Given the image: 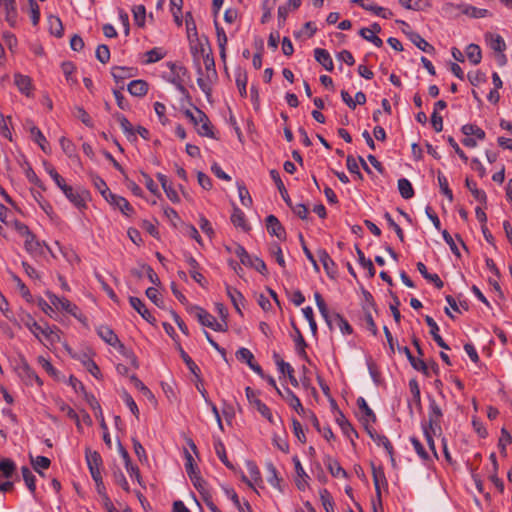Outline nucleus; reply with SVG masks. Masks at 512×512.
I'll return each mask as SVG.
<instances>
[{
	"label": "nucleus",
	"mask_w": 512,
	"mask_h": 512,
	"mask_svg": "<svg viewBox=\"0 0 512 512\" xmlns=\"http://www.w3.org/2000/svg\"><path fill=\"white\" fill-rule=\"evenodd\" d=\"M201 58L204 68L201 67L200 62L195 65L198 74L197 84L202 92L209 97L212 91V84L217 78L215 62L213 57L204 48H201Z\"/></svg>",
	"instance_id": "f257e3e1"
},
{
	"label": "nucleus",
	"mask_w": 512,
	"mask_h": 512,
	"mask_svg": "<svg viewBox=\"0 0 512 512\" xmlns=\"http://www.w3.org/2000/svg\"><path fill=\"white\" fill-rule=\"evenodd\" d=\"M26 327L39 341L44 343L46 346H53L61 340L59 330L54 326H50L48 324L42 326L38 324L34 319L30 318L29 321L26 322Z\"/></svg>",
	"instance_id": "f03ea898"
},
{
	"label": "nucleus",
	"mask_w": 512,
	"mask_h": 512,
	"mask_svg": "<svg viewBox=\"0 0 512 512\" xmlns=\"http://www.w3.org/2000/svg\"><path fill=\"white\" fill-rule=\"evenodd\" d=\"M185 116L195 125L201 136L214 137L210 121L203 111L195 107L193 110H186Z\"/></svg>",
	"instance_id": "7ed1b4c3"
},
{
	"label": "nucleus",
	"mask_w": 512,
	"mask_h": 512,
	"mask_svg": "<svg viewBox=\"0 0 512 512\" xmlns=\"http://www.w3.org/2000/svg\"><path fill=\"white\" fill-rule=\"evenodd\" d=\"M167 67L169 72L164 78L171 84H173L180 93H185L186 89L184 86L185 79L187 77V69L177 63L168 62Z\"/></svg>",
	"instance_id": "20e7f679"
},
{
	"label": "nucleus",
	"mask_w": 512,
	"mask_h": 512,
	"mask_svg": "<svg viewBox=\"0 0 512 512\" xmlns=\"http://www.w3.org/2000/svg\"><path fill=\"white\" fill-rule=\"evenodd\" d=\"M192 310L194 311L198 321L203 326L209 327L217 332H224L227 330V322L217 321L213 315L198 306L193 307Z\"/></svg>",
	"instance_id": "39448f33"
},
{
	"label": "nucleus",
	"mask_w": 512,
	"mask_h": 512,
	"mask_svg": "<svg viewBox=\"0 0 512 512\" xmlns=\"http://www.w3.org/2000/svg\"><path fill=\"white\" fill-rule=\"evenodd\" d=\"M61 191L66 198L78 209L86 208V201L89 198V193L85 189L74 188L66 184Z\"/></svg>",
	"instance_id": "423d86ee"
},
{
	"label": "nucleus",
	"mask_w": 512,
	"mask_h": 512,
	"mask_svg": "<svg viewBox=\"0 0 512 512\" xmlns=\"http://www.w3.org/2000/svg\"><path fill=\"white\" fill-rule=\"evenodd\" d=\"M50 303L58 310H63L69 314L76 315L77 307L64 297H59L53 293H47Z\"/></svg>",
	"instance_id": "0eeeda50"
},
{
	"label": "nucleus",
	"mask_w": 512,
	"mask_h": 512,
	"mask_svg": "<svg viewBox=\"0 0 512 512\" xmlns=\"http://www.w3.org/2000/svg\"><path fill=\"white\" fill-rule=\"evenodd\" d=\"M429 420L424 425L429 426L433 432L440 429V419L442 417V410L435 400L431 399L429 402Z\"/></svg>",
	"instance_id": "6e6552de"
},
{
	"label": "nucleus",
	"mask_w": 512,
	"mask_h": 512,
	"mask_svg": "<svg viewBox=\"0 0 512 512\" xmlns=\"http://www.w3.org/2000/svg\"><path fill=\"white\" fill-rule=\"evenodd\" d=\"M86 461L93 480L102 478L100 471L101 456L99 453L88 451L86 453Z\"/></svg>",
	"instance_id": "1a4fd4ad"
},
{
	"label": "nucleus",
	"mask_w": 512,
	"mask_h": 512,
	"mask_svg": "<svg viewBox=\"0 0 512 512\" xmlns=\"http://www.w3.org/2000/svg\"><path fill=\"white\" fill-rule=\"evenodd\" d=\"M352 2L359 4L363 9L371 11L375 15L384 19H388L392 16V12L390 10L381 6H377L372 2H368L367 0H352Z\"/></svg>",
	"instance_id": "9d476101"
},
{
	"label": "nucleus",
	"mask_w": 512,
	"mask_h": 512,
	"mask_svg": "<svg viewBox=\"0 0 512 512\" xmlns=\"http://www.w3.org/2000/svg\"><path fill=\"white\" fill-rule=\"evenodd\" d=\"M246 467L249 472L250 478H247L244 474H242L241 479L243 482H245L251 488L255 489L253 485L258 484V482L261 481L260 471H259L258 467L256 466V464L253 463L252 461H247Z\"/></svg>",
	"instance_id": "9b49d317"
},
{
	"label": "nucleus",
	"mask_w": 512,
	"mask_h": 512,
	"mask_svg": "<svg viewBox=\"0 0 512 512\" xmlns=\"http://www.w3.org/2000/svg\"><path fill=\"white\" fill-rule=\"evenodd\" d=\"M266 227L268 232L276 236L279 239H282L285 237V230L279 220L274 215H269L266 218Z\"/></svg>",
	"instance_id": "f8f14e48"
},
{
	"label": "nucleus",
	"mask_w": 512,
	"mask_h": 512,
	"mask_svg": "<svg viewBox=\"0 0 512 512\" xmlns=\"http://www.w3.org/2000/svg\"><path fill=\"white\" fill-rule=\"evenodd\" d=\"M107 201L111 205H113L116 208H118L126 216H130L133 213V211H134V209L129 204V202L125 198H123L121 196L112 194V195H110L109 199H107Z\"/></svg>",
	"instance_id": "ddd939ff"
},
{
	"label": "nucleus",
	"mask_w": 512,
	"mask_h": 512,
	"mask_svg": "<svg viewBox=\"0 0 512 512\" xmlns=\"http://www.w3.org/2000/svg\"><path fill=\"white\" fill-rule=\"evenodd\" d=\"M97 333L107 344L111 346L119 345L120 347H123V345L119 343L117 335L109 326H99L97 329Z\"/></svg>",
	"instance_id": "4468645a"
},
{
	"label": "nucleus",
	"mask_w": 512,
	"mask_h": 512,
	"mask_svg": "<svg viewBox=\"0 0 512 512\" xmlns=\"http://www.w3.org/2000/svg\"><path fill=\"white\" fill-rule=\"evenodd\" d=\"M314 56L316 61L321 64L327 71H332L334 68L333 60L329 52L322 48H316L314 50Z\"/></svg>",
	"instance_id": "2eb2a0df"
},
{
	"label": "nucleus",
	"mask_w": 512,
	"mask_h": 512,
	"mask_svg": "<svg viewBox=\"0 0 512 512\" xmlns=\"http://www.w3.org/2000/svg\"><path fill=\"white\" fill-rule=\"evenodd\" d=\"M127 89L132 96L143 97L148 92V84L141 79L133 80L128 84Z\"/></svg>",
	"instance_id": "dca6fc26"
},
{
	"label": "nucleus",
	"mask_w": 512,
	"mask_h": 512,
	"mask_svg": "<svg viewBox=\"0 0 512 512\" xmlns=\"http://www.w3.org/2000/svg\"><path fill=\"white\" fill-rule=\"evenodd\" d=\"M425 322L430 327V334L432 335L434 341L443 349L448 350L449 346L445 343L442 337L439 335V327L434 319L430 316H425Z\"/></svg>",
	"instance_id": "f3484780"
},
{
	"label": "nucleus",
	"mask_w": 512,
	"mask_h": 512,
	"mask_svg": "<svg viewBox=\"0 0 512 512\" xmlns=\"http://www.w3.org/2000/svg\"><path fill=\"white\" fill-rule=\"evenodd\" d=\"M116 119L120 124V127L129 141L136 140V132L129 120L122 114H117Z\"/></svg>",
	"instance_id": "a211bd4d"
},
{
	"label": "nucleus",
	"mask_w": 512,
	"mask_h": 512,
	"mask_svg": "<svg viewBox=\"0 0 512 512\" xmlns=\"http://www.w3.org/2000/svg\"><path fill=\"white\" fill-rule=\"evenodd\" d=\"M14 83L21 93L26 96L31 94L32 84L31 79L28 76L17 73L14 75Z\"/></svg>",
	"instance_id": "6ab92c4d"
},
{
	"label": "nucleus",
	"mask_w": 512,
	"mask_h": 512,
	"mask_svg": "<svg viewBox=\"0 0 512 512\" xmlns=\"http://www.w3.org/2000/svg\"><path fill=\"white\" fill-rule=\"evenodd\" d=\"M226 292L236 311L239 314H241V306H243L244 304L243 295L237 289L231 287L230 285H226Z\"/></svg>",
	"instance_id": "aec40b11"
},
{
	"label": "nucleus",
	"mask_w": 512,
	"mask_h": 512,
	"mask_svg": "<svg viewBox=\"0 0 512 512\" xmlns=\"http://www.w3.org/2000/svg\"><path fill=\"white\" fill-rule=\"evenodd\" d=\"M280 395L285 399L289 406L293 408L297 413H304V408L300 402V399L289 388L285 390L284 394L281 392Z\"/></svg>",
	"instance_id": "412c9836"
},
{
	"label": "nucleus",
	"mask_w": 512,
	"mask_h": 512,
	"mask_svg": "<svg viewBox=\"0 0 512 512\" xmlns=\"http://www.w3.org/2000/svg\"><path fill=\"white\" fill-rule=\"evenodd\" d=\"M129 302L131 306L148 322L152 323L155 319L150 314V312L146 309L144 303L141 299L137 297H130Z\"/></svg>",
	"instance_id": "4be33fe9"
},
{
	"label": "nucleus",
	"mask_w": 512,
	"mask_h": 512,
	"mask_svg": "<svg viewBox=\"0 0 512 512\" xmlns=\"http://www.w3.org/2000/svg\"><path fill=\"white\" fill-rule=\"evenodd\" d=\"M336 422L338 423V425L340 426L342 432L348 437V438H352V436H357V432L355 431V429L352 427V425L350 424V422L346 419V417L343 415L342 412H338L337 416H336Z\"/></svg>",
	"instance_id": "5701e85b"
},
{
	"label": "nucleus",
	"mask_w": 512,
	"mask_h": 512,
	"mask_svg": "<svg viewBox=\"0 0 512 512\" xmlns=\"http://www.w3.org/2000/svg\"><path fill=\"white\" fill-rule=\"evenodd\" d=\"M372 475H373V481H374V485H375L376 494L378 497H380V495H381L380 486L387 484L384 471L381 467H376V466L372 465Z\"/></svg>",
	"instance_id": "b1692460"
},
{
	"label": "nucleus",
	"mask_w": 512,
	"mask_h": 512,
	"mask_svg": "<svg viewBox=\"0 0 512 512\" xmlns=\"http://www.w3.org/2000/svg\"><path fill=\"white\" fill-rule=\"evenodd\" d=\"M486 41L490 48L497 52H502L506 48L504 39L498 34L489 33L486 35Z\"/></svg>",
	"instance_id": "393cba45"
},
{
	"label": "nucleus",
	"mask_w": 512,
	"mask_h": 512,
	"mask_svg": "<svg viewBox=\"0 0 512 512\" xmlns=\"http://www.w3.org/2000/svg\"><path fill=\"white\" fill-rule=\"evenodd\" d=\"M357 405L367 423L375 422L376 416L363 397L357 399Z\"/></svg>",
	"instance_id": "a878e982"
},
{
	"label": "nucleus",
	"mask_w": 512,
	"mask_h": 512,
	"mask_svg": "<svg viewBox=\"0 0 512 512\" xmlns=\"http://www.w3.org/2000/svg\"><path fill=\"white\" fill-rule=\"evenodd\" d=\"M417 269L426 280L433 282L437 288L440 289L443 287L444 284L440 277L437 274L429 273L426 266L422 262L417 263Z\"/></svg>",
	"instance_id": "bb28decb"
},
{
	"label": "nucleus",
	"mask_w": 512,
	"mask_h": 512,
	"mask_svg": "<svg viewBox=\"0 0 512 512\" xmlns=\"http://www.w3.org/2000/svg\"><path fill=\"white\" fill-rule=\"evenodd\" d=\"M410 40L414 45H416L420 50L426 53H432L434 48L430 45L424 38H422L418 33H410Z\"/></svg>",
	"instance_id": "cd10ccee"
},
{
	"label": "nucleus",
	"mask_w": 512,
	"mask_h": 512,
	"mask_svg": "<svg viewBox=\"0 0 512 512\" xmlns=\"http://www.w3.org/2000/svg\"><path fill=\"white\" fill-rule=\"evenodd\" d=\"M466 56L473 65L479 64L482 58L479 46L476 44H469L466 48Z\"/></svg>",
	"instance_id": "c85d7f7f"
},
{
	"label": "nucleus",
	"mask_w": 512,
	"mask_h": 512,
	"mask_svg": "<svg viewBox=\"0 0 512 512\" xmlns=\"http://www.w3.org/2000/svg\"><path fill=\"white\" fill-rule=\"evenodd\" d=\"M317 255L327 274H332L334 272L335 264L329 254L325 250L321 249L318 250Z\"/></svg>",
	"instance_id": "c756f323"
},
{
	"label": "nucleus",
	"mask_w": 512,
	"mask_h": 512,
	"mask_svg": "<svg viewBox=\"0 0 512 512\" xmlns=\"http://www.w3.org/2000/svg\"><path fill=\"white\" fill-rule=\"evenodd\" d=\"M231 221L236 227H240L245 231L249 229V226L245 220V214L237 207L233 209Z\"/></svg>",
	"instance_id": "7c9ffc66"
},
{
	"label": "nucleus",
	"mask_w": 512,
	"mask_h": 512,
	"mask_svg": "<svg viewBox=\"0 0 512 512\" xmlns=\"http://www.w3.org/2000/svg\"><path fill=\"white\" fill-rule=\"evenodd\" d=\"M462 132L465 136H474V138L478 140H483L485 138V132L481 128L476 125L466 124L462 126Z\"/></svg>",
	"instance_id": "2f4dec72"
},
{
	"label": "nucleus",
	"mask_w": 512,
	"mask_h": 512,
	"mask_svg": "<svg viewBox=\"0 0 512 512\" xmlns=\"http://www.w3.org/2000/svg\"><path fill=\"white\" fill-rule=\"evenodd\" d=\"M6 13V20L10 23V25H14L16 23L17 10L15 0H7L3 2Z\"/></svg>",
	"instance_id": "473e14b6"
},
{
	"label": "nucleus",
	"mask_w": 512,
	"mask_h": 512,
	"mask_svg": "<svg viewBox=\"0 0 512 512\" xmlns=\"http://www.w3.org/2000/svg\"><path fill=\"white\" fill-rule=\"evenodd\" d=\"M398 189L404 199H410L414 195L413 187L410 181L406 178L398 180Z\"/></svg>",
	"instance_id": "72a5a7b5"
},
{
	"label": "nucleus",
	"mask_w": 512,
	"mask_h": 512,
	"mask_svg": "<svg viewBox=\"0 0 512 512\" xmlns=\"http://www.w3.org/2000/svg\"><path fill=\"white\" fill-rule=\"evenodd\" d=\"M214 449H215V452H216L217 456L221 460V462L227 468L233 469V465L231 464V462L227 458L225 447H224V444L221 442V440L217 439V440L214 441Z\"/></svg>",
	"instance_id": "f704fd0d"
},
{
	"label": "nucleus",
	"mask_w": 512,
	"mask_h": 512,
	"mask_svg": "<svg viewBox=\"0 0 512 512\" xmlns=\"http://www.w3.org/2000/svg\"><path fill=\"white\" fill-rule=\"evenodd\" d=\"M111 74L116 82L122 81L125 78H129L133 76V69L126 67H113Z\"/></svg>",
	"instance_id": "c9c22d12"
},
{
	"label": "nucleus",
	"mask_w": 512,
	"mask_h": 512,
	"mask_svg": "<svg viewBox=\"0 0 512 512\" xmlns=\"http://www.w3.org/2000/svg\"><path fill=\"white\" fill-rule=\"evenodd\" d=\"M45 171L52 178L57 187L61 190L67 183L65 179L54 169V167L50 164H44Z\"/></svg>",
	"instance_id": "e433bc0d"
},
{
	"label": "nucleus",
	"mask_w": 512,
	"mask_h": 512,
	"mask_svg": "<svg viewBox=\"0 0 512 512\" xmlns=\"http://www.w3.org/2000/svg\"><path fill=\"white\" fill-rule=\"evenodd\" d=\"M185 460H186V462H185L186 472H187L188 476L190 477V479L194 480V478H197L198 469H197V466L194 462L192 455L187 450L185 451Z\"/></svg>",
	"instance_id": "4c0bfd02"
},
{
	"label": "nucleus",
	"mask_w": 512,
	"mask_h": 512,
	"mask_svg": "<svg viewBox=\"0 0 512 512\" xmlns=\"http://www.w3.org/2000/svg\"><path fill=\"white\" fill-rule=\"evenodd\" d=\"M30 134L32 139L40 146V148L44 152H47V140L42 132L36 126H32L30 128Z\"/></svg>",
	"instance_id": "58836bf2"
},
{
	"label": "nucleus",
	"mask_w": 512,
	"mask_h": 512,
	"mask_svg": "<svg viewBox=\"0 0 512 512\" xmlns=\"http://www.w3.org/2000/svg\"><path fill=\"white\" fill-rule=\"evenodd\" d=\"M92 182L95 188L101 193V195L107 200L113 193L110 192L105 181L99 176H92Z\"/></svg>",
	"instance_id": "ea45409f"
},
{
	"label": "nucleus",
	"mask_w": 512,
	"mask_h": 512,
	"mask_svg": "<svg viewBox=\"0 0 512 512\" xmlns=\"http://www.w3.org/2000/svg\"><path fill=\"white\" fill-rule=\"evenodd\" d=\"M49 28L51 34L55 35L56 37H61L63 35V25L59 17H49Z\"/></svg>",
	"instance_id": "a19ab883"
},
{
	"label": "nucleus",
	"mask_w": 512,
	"mask_h": 512,
	"mask_svg": "<svg viewBox=\"0 0 512 512\" xmlns=\"http://www.w3.org/2000/svg\"><path fill=\"white\" fill-rule=\"evenodd\" d=\"M253 408H255L270 423H274V417L270 409L261 400H253Z\"/></svg>",
	"instance_id": "79ce46f5"
},
{
	"label": "nucleus",
	"mask_w": 512,
	"mask_h": 512,
	"mask_svg": "<svg viewBox=\"0 0 512 512\" xmlns=\"http://www.w3.org/2000/svg\"><path fill=\"white\" fill-rule=\"evenodd\" d=\"M356 252L358 255V260H359L360 265L364 269L368 270L370 277H373L375 275V268H374L372 261L370 259L365 258L364 253L361 251L360 248L356 247Z\"/></svg>",
	"instance_id": "37998d69"
},
{
	"label": "nucleus",
	"mask_w": 512,
	"mask_h": 512,
	"mask_svg": "<svg viewBox=\"0 0 512 512\" xmlns=\"http://www.w3.org/2000/svg\"><path fill=\"white\" fill-rule=\"evenodd\" d=\"M320 499L326 512H335L333 499L326 489L320 491Z\"/></svg>",
	"instance_id": "c03bdc74"
},
{
	"label": "nucleus",
	"mask_w": 512,
	"mask_h": 512,
	"mask_svg": "<svg viewBox=\"0 0 512 512\" xmlns=\"http://www.w3.org/2000/svg\"><path fill=\"white\" fill-rule=\"evenodd\" d=\"M466 187L470 190V192L472 193V195L474 196V198L479 201V202H485L486 201V194L483 190H480L476 187V184L469 180V179H466Z\"/></svg>",
	"instance_id": "a18cd8bd"
},
{
	"label": "nucleus",
	"mask_w": 512,
	"mask_h": 512,
	"mask_svg": "<svg viewBox=\"0 0 512 512\" xmlns=\"http://www.w3.org/2000/svg\"><path fill=\"white\" fill-rule=\"evenodd\" d=\"M238 196L243 206L249 207L252 204V198L249 194L248 189L241 183L237 184Z\"/></svg>",
	"instance_id": "49530a36"
},
{
	"label": "nucleus",
	"mask_w": 512,
	"mask_h": 512,
	"mask_svg": "<svg viewBox=\"0 0 512 512\" xmlns=\"http://www.w3.org/2000/svg\"><path fill=\"white\" fill-rule=\"evenodd\" d=\"M21 471L26 486L28 487L30 492L34 493L36 489L34 475L32 474L31 470L28 467H22Z\"/></svg>",
	"instance_id": "de8ad7c7"
},
{
	"label": "nucleus",
	"mask_w": 512,
	"mask_h": 512,
	"mask_svg": "<svg viewBox=\"0 0 512 512\" xmlns=\"http://www.w3.org/2000/svg\"><path fill=\"white\" fill-rule=\"evenodd\" d=\"M236 358L239 361L246 363L248 366L255 361L254 355L252 354V352L249 349L244 348V347L240 348L236 352Z\"/></svg>",
	"instance_id": "09e8293b"
},
{
	"label": "nucleus",
	"mask_w": 512,
	"mask_h": 512,
	"mask_svg": "<svg viewBox=\"0 0 512 512\" xmlns=\"http://www.w3.org/2000/svg\"><path fill=\"white\" fill-rule=\"evenodd\" d=\"M14 470H15V464L13 463V461H11L9 459H3L2 461H0V473L4 477L10 478L12 476V474L14 473Z\"/></svg>",
	"instance_id": "8fccbe9b"
},
{
	"label": "nucleus",
	"mask_w": 512,
	"mask_h": 512,
	"mask_svg": "<svg viewBox=\"0 0 512 512\" xmlns=\"http://www.w3.org/2000/svg\"><path fill=\"white\" fill-rule=\"evenodd\" d=\"M360 35L367 41L373 43L376 47H381L383 41L373 32L368 30V28H362L360 30Z\"/></svg>",
	"instance_id": "3c124183"
},
{
	"label": "nucleus",
	"mask_w": 512,
	"mask_h": 512,
	"mask_svg": "<svg viewBox=\"0 0 512 512\" xmlns=\"http://www.w3.org/2000/svg\"><path fill=\"white\" fill-rule=\"evenodd\" d=\"M57 407L60 411H62L63 413H65L69 418L73 419L76 421V424L77 426H80L79 424V418H78V415L76 414V412L73 410V408H71L68 404H66L65 402L59 400L57 401Z\"/></svg>",
	"instance_id": "603ef678"
},
{
	"label": "nucleus",
	"mask_w": 512,
	"mask_h": 512,
	"mask_svg": "<svg viewBox=\"0 0 512 512\" xmlns=\"http://www.w3.org/2000/svg\"><path fill=\"white\" fill-rule=\"evenodd\" d=\"M133 17L135 23L142 27L145 24L146 10L143 5H138L133 8Z\"/></svg>",
	"instance_id": "864d4df0"
},
{
	"label": "nucleus",
	"mask_w": 512,
	"mask_h": 512,
	"mask_svg": "<svg viewBox=\"0 0 512 512\" xmlns=\"http://www.w3.org/2000/svg\"><path fill=\"white\" fill-rule=\"evenodd\" d=\"M31 463L33 465V468L39 472L41 469H47L50 466V460L45 456H37V457H31Z\"/></svg>",
	"instance_id": "5fc2aeb1"
},
{
	"label": "nucleus",
	"mask_w": 512,
	"mask_h": 512,
	"mask_svg": "<svg viewBox=\"0 0 512 512\" xmlns=\"http://www.w3.org/2000/svg\"><path fill=\"white\" fill-rule=\"evenodd\" d=\"M512 443V436L511 434L505 429H501V435L498 441V446L501 450V453L505 454L506 447Z\"/></svg>",
	"instance_id": "6e6d98bb"
},
{
	"label": "nucleus",
	"mask_w": 512,
	"mask_h": 512,
	"mask_svg": "<svg viewBox=\"0 0 512 512\" xmlns=\"http://www.w3.org/2000/svg\"><path fill=\"white\" fill-rule=\"evenodd\" d=\"M370 435H371L372 439L377 443V445L383 446L385 448V450L387 451V453L392 456L393 447L386 436L380 435V434L374 435L372 433H370Z\"/></svg>",
	"instance_id": "4d7b16f0"
},
{
	"label": "nucleus",
	"mask_w": 512,
	"mask_h": 512,
	"mask_svg": "<svg viewBox=\"0 0 512 512\" xmlns=\"http://www.w3.org/2000/svg\"><path fill=\"white\" fill-rule=\"evenodd\" d=\"M437 180H438L441 192L451 202L453 200V194H452V191L448 187V180H447V178L442 173H438Z\"/></svg>",
	"instance_id": "13d9d810"
},
{
	"label": "nucleus",
	"mask_w": 512,
	"mask_h": 512,
	"mask_svg": "<svg viewBox=\"0 0 512 512\" xmlns=\"http://www.w3.org/2000/svg\"><path fill=\"white\" fill-rule=\"evenodd\" d=\"M146 63H154L157 62L165 57V52L161 48H153L146 52Z\"/></svg>",
	"instance_id": "bf43d9fd"
},
{
	"label": "nucleus",
	"mask_w": 512,
	"mask_h": 512,
	"mask_svg": "<svg viewBox=\"0 0 512 512\" xmlns=\"http://www.w3.org/2000/svg\"><path fill=\"white\" fill-rule=\"evenodd\" d=\"M333 324L337 325L343 334H350L352 332L349 323L338 314L332 318V325Z\"/></svg>",
	"instance_id": "052dcab7"
},
{
	"label": "nucleus",
	"mask_w": 512,
	"mask_h": 512,
	"mask_svg": "<svg viewBox=\"0 0 512 512\" xmlns=\"http://www.w3.org/2000/svg\"><path fill=\"white\" fill-rule=\"evenodd\" d=\"M75 116L86 126L92 127L93 121L90 115L81 106L75 107Z\"/></svg>",
	"instance_id": "680f3d73"
},
{
	"label": "nucleus",
	"mask_w": 512,
	"mask_h": 512,
	"mask_svg": "<svg viewBox=\"0 0 512 512\" xmlns=\"http://www.w3.org/2000/svg\"><path fill=\"white\" fill-rule=\"evenodd\" d=\"M245 266L252 267L262 274L266 272V264L262 259L258 257H251L248 263L245 264Z\"/></svg>",
	"instance_id": "e2e57ef3"
},
{
	"label": "nucleus",
	"mask_w": 512,
	"mask_h": 512,
	"mask_svg": "<svg viewBox=\"0 0 512 512\" xmlns=\"http://www.w3.org/2000/svg\"><path fill=\"white\" fill-rule=\"evenodd\" d=\"M96 58L103 64L107 63L110 59V51L108 46L99 45L96 49Z\"/></svg>",
	"instance_id": "0e129e2a"
},
{
	"label": "nucleus",
	"mask_w": 512,
	"mask_h": 512,
	"mask_svg": "<svg viewBox=\"0 0 512 512\" xmlns=\"http://www.w3.org/2000/svg\"><path fill=\"white\" fill-rule=\"evenodd\" d=\"M328 469H329L330 473L335 477H345L346 476L345 470L335 460H329Z\"/></svg>",
	"instance_id": "69168bd1"
},
{
	"label": "nucleus",
	"mask_w": 512,
	"mask_h": 512,
	"mask_svg": "<svg viewBox=\"0 0 512 512\" xmlns=\"http://www.w3.org/2000/svg\"><path fill=\"white\" fill-rule=\"evenodd\" d=\"M267 470H268V473H269V476H268V479H267L268 482L273 487H279L280 479L278 478L277 470L274 467V465L272 463H268L267 464Z\"/></svg>",
	"instance_id": "338daca9"
},
{
	"label": "nucleus",
	"mask_w": 512,
	"mask_h": 512,
	"mask_svg": "<svg viewBox=\"0 0 512 512\" xmlns=\"http://www.w3.org/2000/svg\"><path fill=\"white\" fill-rule=\"evenodd\" d=\"M411 443L414 447V450L416 451V453L418 454V456L423 459V460H428L429 458V455L427 453V451L424 449L423 445L421 444V442L415 438V437H412L411 438Z\"/></svg>",
	"instance_id": "774afa93"
}]
</instances>
